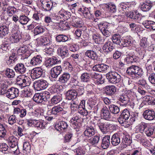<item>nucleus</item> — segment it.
Wrapping results in <instances>:
<instances>
[{
  "label": "nucleus",
  "mask_w": 155,
  "mask_h": 155,
  "mask_svg": "<svg viewBox=\"0 0 155 155\" xmlns=\"http://www.w3.org/2000/svg\"><path fill=\"white\" fill-rule=\"evenodd\" d=\"M95 126H98L100 130L103 134H107L113 127V125L105 122L103 119H100L97 117H95L93 120Z\"/></svg>",
  "instance_id": "f257e3e1"
},
{
  "label": "nucleus",
  "mask_w": 155,
  "mask_h": 155,
  "mask_svg": "<svg viewBox=\"0 0 155 155\" xmlns=\"http://www.w3.org/2000/svg\"><path fill=\"white\" fill-rule=\"evenodd\" d=\"M126 73L133 78H137L142 76L143 72L141 68L138 66L132 65L127 68Z\"/></svg>",
  "instance_id": "f03ea898"
},
{
  "label": "nucleus",
  "mask_w": 155,
  "mask_h": 155,
  "mask_svg": "<svg viewBox=\"0 0 155 155\" xmlns=\"http://www.w3.org/2000/svg\"><path fill=\"white\" fill-rule=\"evenodd\" d=\"M130 116V114L129 110L125 109L123 110L118 118V121L122 126L125 127H129L130 124L128 122V119Z\"/></svg>",
  "instance_id": "7ed1b4c3"
},
{
  "label": "nucleus",
  "mask_w": 155,
  "mask_h": 155,
  "mask_svg": "<svg viewBox=\"0 0 155 155\" xmlns=\"http://www.w3.org/2000/svg\"><path fill=\"white\" fill-rule=\"evenodd\" d=\"M8 143L10 147L12 149L11 151L15 154H17L19 153V150L18 149V139L13 136L9 137L7 139Z\"/></svg>",
  "instance_id": "20e7f679"
},
{
  "label": "nucleus",
  "mask_w": 155,
  "mask_h": 155,
  "mask_svg": "<svg viewBox=\"0 0 155 155\" xmlns=\"http://www.w3.org/2000/svg\"><path fill=\"white\" fill-rule=\"evenodd\" d=\"M106 77L108 81L113 84L119 82L121 80V76L117 72L111 71L106 74Z\"/></svg>",
  "instance_id": "39448f33"
},
{
  "label": "nucleus",
  "mask_w": 155,
  "mask_h": 155,
  "mask_svg": "<svg viewBox=\"0 0 155 155\" xmlns=\"http://www.w3.org/2000/svg\"><path fill=\"white\" fill-rule=\"evenodd\" d=\"M98 28L102 34L106 37H108L110 35L109 26V24L107 22L102 21L97 24Z\"/></svg>",
  "instance_id": "423d86ee"
},
{
  "label": "nucleus",
  "mask_w": 155,
  "mask_h": 155,
  "mask_svg": "<svg viewBox=\"0 0 155 155\" xmlns=\"http://www.w3.org/2000/svg\"><path fill=\"white\" fill-rule=\"evenodd\" d=\"M30 78L24 75L18 76L17 78V83L21 87H25L28 86L30 83L29 82Z\"/></svg>",
  "instance_id": "0eeeda50"
},
{
  "label": "nucleus",
  "mask_w": 155,
  "mask_h": 155,
  "mask_svg": "<svg viewBox=\"0 0 155 155\" xmlns=\"http://www.w3.org/2000/svg\"><path fill=\"white\" fill-rule=\"evenodd\" d=\"M19 91L18 89L12 87L8 89L5 93L6 96L10 99H14L18 96Z\"/></svg>",
  "instance_id": "6e6552de"
},
{
  "label": "nucleus",
  "mask_w": 155,
  "mask_h": 155,
  "mask_svg": "<svg viewBox=\"0 0 155 155\" xmlns=\"http://www.w3.org/2000/svg\"><path fill=\"white\" fill-rule=\"evenodd\" d=\"M48 83L45 80L41 79L35 81V86L38 90H41L46 89L48 86Z\"/></svg>",
  "instance_id": "1a4fd4ad"
},
{
  "label": "nucleus",
  "mask_w": 155,
  "mask_h": 155,
  "mask_svg": "<svg viewBox=\"0 0 155 155\" xmlns=\"http://www.w3.org/2000/svg\"><path fill=\"white\" fill-rule=\"evenodd\" d=\"M43 73L42 69L40 67L33 68L31 71V77L32 79H35L41 76Z\"/></svg>",
  "instance_id": "9d476101"
},
{
  "label": "nucleus",
  "mask_w": 155,
  "mask_h": 155,
  "mask_svg": "<svg viewBox=\"0 0 155 155\" xmlns=\"http://www.w3.org/2000/svg\"><path fill=\"white\" fill-rule=\"evenodd\" d=\"M122 136L121 134L117 133L112 135L111 138V143L113 146H115L119 145L120 142V138Z\"/></svg>",
  "instance_id": "9b49d317"
},
{
  "label": "nucleus",
  "mask_w": 155,
  "mask_h": 155,
  "mask_svg": "<svg viewBox=\"0 0 155 155\" xmlns=\"http://www.w3.org/2000/svg\"><path fill=\"white\" fill-rule=\"evenodd\" d=\"M62 71L61 66H57L52 68L51 70V75L54 78H57Z\"/></svg>",
  "instance_id": "f8f14e48"
},
{
  "label": "nucleus",
  "mask_w": 155,
  "mask_h": 155,
  "mask_svg": "<svg viewBox=\"0 0 155 155\" xmlns=\"http://www.w3.org/2000/svg\"><path fill=\"white\" fill-rule=\"evenodd\" d=\"M40 2L45 10L48 11L51 10L53 3L50 0H40Z\"/></svg>",
  "instance_id": "ddd939ff"
},
{
  "label": "nucleus",
  "mask_w": 155,
  "mask_h": 155,
  "mask_svg": "<svg viewBox=\"0 0 155 155\" xmlns=\"http://www.w3.org/2000/svg\"><path fill=\"white\" fill-rule=\"evenodd\" d=\"M68 125L66 122L64 121H59L55 125V128L58 131L62 132L67 129Z\"/></svg>",
  "instance_id": "4468645a"
},
{
  "label": "nucleus",
  "mask_w": 155,
  "mask_h": 155,
  "mask_svg": "<svg viewBox=\"0 0 155 155\" xmlns=\"http://www.w3.org/2000/svg\"><path fill=\"white\" fill-rule=\"evenodd\" d=\"M60 61V60H58L57 57L53 56L52 58L47 60L45 61V65L47 67L50 68Z\"/></svg>",
  "instance_id": "2eb2a0df"
},
{
  "label": "nucleus",
  "mask_w": 155,
  "mask_h": 155,
  "mask_svg": "<svg viewBox=\"0 0 155 155\" xmlns=\"http://www.w3.org/2000/svg\"><path fill=\"white\" fill-rule=\"evenodd\" d=\"M109 66L104 64H96L93 67V69L94 71L99 72H104L106 71Z\"/></svg>",
  "instance_id": "dca6fc26"
},
{
  "label": "nucleus",
  "mask_w": 155,
  "mask_h": 155,
  "mask_svg": "<svg viewBox=\"0 0 155 155\" xmlns=\"http://www.w3.org/2000/svg\"><path fill=\"white\" fill-rule=\"evenodd\" d=\"M144 118L146 120H151L154 119L155 117V113L153 111L147 110L143 114Z\"/></svg>",
  "instance_id": "f3484780"
},
{
  "label": "nucleus",
  "mask_w": 155,
  "mask_h": 155,
  "mask_svg": "<svg viewBox=\"0 0 155 155\" xmlns=\"http://www.w3.org/2000/svg\"><path fill=\"white\" fill-rule=\"evenodd\" d=\"M72 20L71 24L73 26L75 27H81L82 26L81 19L79 17L72 16L71 17Z\"/></svg>",
  "instance_id": "a211bd4d"
},
{
  "label": "nucleus",
  "mask_w": 155,
  "mask_h": 155,
  "mask_svg": "<svg viewBox=\"0 0 155 155\" xmlns=\"http://www.w3.org/2000/svg\"><path fill=\"white\" fill-rule=\"evenodd\" d=\"M67 112V111L64 110L62 107L59 106H56L53 107L51 109V113L52 114L56 115L58 114H65Z\"/></svg>",
  "instance_id": "6ab92c4d"
},
{
  "label": "nucleus",
  "mask_w": 155,
  "mask_h": 155,
  "mask_svg": "<svg viewBox=\"0 0 155 155\" xmlns=\"http://www.w3.org/2000/svg\"><path fill=\"white\" fill-rule=\"evenodd\" d=\"M115 48L113 46L112 42L110 41L106 42L103 47V49L105 52L107 53L112 51Z\"/></svg>",
  "instance_id": "aec40b11"
},
{
  "label": "nucleus",
  "mask_w": 155,
  "mask_h": 155,
  "mask_svg": "<svg viewBox=\"0 0 155 155\" xmlns=\"http://www.w3.org/2000/svg\"><path fill=\"white\" fill-rule=\"evenodd\" d=\"M57 51L58 55L62 58H67L69 57V54L68 51L64 47L59 48Z\"/></svg>",
  "instance_id": "412c9836"
},
{
  "label": "nucleus",
  "mask_w": 155,
  "mask_h": 155,
  "mask_svg": "<svg viewBox=\"0 0 155 155\" xmlns=\"http://www.w3.org/2000/svg\"><path fill=\"white\" fill-rule=\"evenodd\" d=\"M42 62V57L40 55L34 57L31 59L30 64L33 66L40 65Z\"/></svg>",
  "instance_id": "4be33fe9"
},
{
  "label": "nucleus",
  "mask_w": 155,
  "mask_h": 155,
  "mask_svg": "<svg viewBox=\"0 0 155 155\" xmlns=\"http://www.w3.org/2000/svg\"><path fill=\"white\" fill-rule=\"evenodd\" d=\"M79 110L78 112H79L83 116H86L87 115V111L85 110V101L83 100L81 101L78 105Z\"/></svg>",
  "instance_id": "5701e85b"
},
{
  "label": "nucleus",
  "mask_w": 155,
  "mask_h": 155,
  "mask_svg": "<svg viewBox=\"0 0 155 155\" xmlns=\"http://www.w3.org/2000/svg\"><path fill=\"white\" fill-rule=\"evenodd\" d=\"M110 136L108 135L105 136L103 137L101 143L102 147L104 149H106L110 144Z\"/></svg>",
  "instance_id": "b1692460"
},
{
  "label": "nucleus",
  "mask_w": 155,
  "mask_h": 155,
  "mask_svg": "<svg viewBox=\"0 0 155 155\" xmlns=\"http://www.w3.org/2000/svg\"><path fill=\"white\" fill-rule=\"evenodd\" d=\"M139 58L135 55H127L124 59V62L127 64L132 63L134 62H137L139 61Z\"/></svg>",
  "instance_id": "393cba45"
},
{
  "label": "nucleus",
  "mask_w": 155,
  "mask_h": 155,
  "mask_svg": "<svg viewBox=\"0 0 155 155\" xmlns=\"http://www.w3.org/2000/svg\"><path fill=\"white\" fill-rule=\"evenodd\" d=\"M14 69L17 72L21 74L24 73L26 71V68L24 65L21 63L17 64Z\"/></svg>",
  "instance_id": "a878e982"
},
{
  "label": "nucleus",
  "mask_w": 155,
  "mask_h": 155,
  "mask_svg": "<svg viewBox=\"0 0 155 155\" xmlns=\"http://www.w3.org/2000/svg\"><path fill=\"white\" fill-rule=\"evenodd\" d=\"M77 96V94L75 90H69L66 93V99L68 100L74 99Z\"/></svg>",
  "instance_id": "bb28decb"
},
{
  "label": "nucleus",
  "mask_w": 155,
  "mask_h": 155,
  "mask_svg": "<svg viewBox=\"0 0 155 155\" xmlns=\"http://www.w3.org/2000/svg\"><path fill=\"white\" fill-rule=\"evenodd\" d=\"M17 55L16 53H13L9 56L7 63L9 66H12L18 60Z\"/></svg>",
  "instance_id": "cd10ccee"
},
{
  "label": "nucleus",
  "mask_w": 155,
  "mask_h": 155,
  "mask_svg": "<svg viewBox=\"0 0 155 155\" xmlns=\"http://www.w3.org/2000/svg\"><path fill=\"white\" fill-rule=\"evenodd\" d=\"M119 98V100L121 102V105L126 106L130 101L128 96L125 94H123L121 95Z\"/></svg>",
  "instance_id": "c85d7f7f"
},
{
  "label": "nucleus",
  "mask_w": 155,
  "mask_h": 155,
  "mask_svg": "<svg viewBox=\"0 0 155 155\" xmlns=\"http://www.w3.org/2000/svg\"><path fill=\"white\" fill-rule=\"evenodd\" d=\"M95 131L92 127H88L86 129L84 133V136L86 137L89 138L94 135Z\"/></svg>",
  "instance_id": "c756f323"
},
{
  "label": "nucleus",
  "mask_w": 155,
  "mask_h": 155,
  "mask_svg": "<svg viewBox=\"0 0 155 155\" xmlns=\"http://www.w3.org/2000/svg\"><path fill=\"white\" fill-rule=\"evenodd\" d=\"M152 7V4L150 2H145L141 5L140 8L143 12H147L150 10Z\"/></svg>",
  "instance_id": "7c9ffc66"
},
{
  "label": "nucleus",
  "mask_w": 155,
  "mask_h": 155,
  "mask_svg": "<svg viewBox=\"0 0 155 155\" xmlns=\"http://www.w3.org/2000/svg\"><path fill=\"white\" fill-rule=\"evenodd\" d=\"M116 90V87L113 85L107 86L105 88V92L108 95H111L115 93Z\"/></svg>",
  "instance_id": "2f4dec72"
},
{
  "label": "nucleus",
  "mask_w": 155,
  "mask_h": 155,
  "mask_svg": "<svg viewBox=\"0 0 155 155\" xmlns=\"http://www.w3.org/2000/svg\"><path fill=\"white\" fill-rule=\"evenodd\" d=\"M103 117L105 120H108L111 117L110 113L106 107H104L101 110Z\"/></svg>",
  "instance_id": "473e14b6"
},
{
  "label": "nucleus",
  "mask_w": 155,
  "mask_h": 155,
  "mask_svg": "<svg viewBox=\"0 0 155 155\" xmlns=\"http://www.w3.org/2000/svg\"><path fill=\"white\" fill-rule=\"evenodd\" d=\"M100 136L98 134L91 137L88 140V142L92 145H96L99 142Z\"/></svg>",
  "instance_id": "72a5a7b5"
},
{
  "label": "nucleus",
  "mask_w": 155,
  "mask_h": 155,
  "mask_svg": "<svg viewBox=\"0 0 155 155\" xmlns=\"http://www.w3.org/2000/svg\"><path fill=\"white\" fill-rule=\"evenodd\" d=\"M70 77V74L67 73H64L59 78L58 81L61 83H65L69 80Z\"/></svg>",
  "instance_id": "f704fd0d"
},
{
  "label": "nucleus",
  "mask_w": 155,
  "mask_h": 155,
  "mask_svg": "<svg viewBox=\"0 0 155 155\" xmlns=\"http://www.w3.org/2000/svg\"><path fill=\"white\" fill-rule=\"evenodd\" d=\"M85 54L86 56L93 60H96L98 58V56L96 52L91 50L87 51Z\"/></svg>",
  "instance_id": "c9c22d12"
},
{
  "label": "nucleus",
  "mask_w": 155,
  "mask_h": 155,
  "mask_svg": "<svg viewBox=\"0 0 155 155\" xmlns=\"http://www.w3.org/2000/svg\"><path fill=\"white\" fill-rule=\"evenodd\" d=\"M21 38V35L16 33L12 34L9 38L10 41L12 43H17L18 42Z\"/></svg>",
  "instance_id": "e433bc0d"
},
{
  "label": "nucleus",
  "mask_w": 155,
  "mask_h": 155,
  "mask_svg": "<svg viewBox=\"0 0 155 155\" xmlns=\"http://www.w3.org/2000/svg\"><path fill=\"white\" fill-rule=\"evenodd\" d=\"M8 33V28L5 25L0 26V38H3Z\"/></svg>",
  "instance_id": "4c0bfd02"
},
{
  "label": "nucleus",
  "mask_w": 155,
  "mask_h": 155,
  "mask_svg": "<svg viewBox=\"0 0 155 155\" xmlns=\"http://www.w3.org/2000/svg\"><path fill=\"white\" fill-rule=\"evenodd\" d=\"M38 42L40 45H47L50 43L49 40L47 38L41 36L37 39Z\"/></svg>",
  "instance_id": "58836bf2"
},
{
  "label": "nucleus",
  "mask_w": 155,
  "mask_h": 155,
  "mask_svg": "<svg viewBox=\"0 0 155 155\" xmlns=\"http://www.w3.org/2000/svg\"><path fill=\"white\" fill-rule=\"evenodd\" d=\"M56 40L57 42H65L69 40L68 37L64 35H59L57 36L56 38Z\"/></svg>",
  "instance_id": "ea45409f"
},
{
  "label": "nucleus",
  "mask_w": 155,
  "mask_h": 155,
  "mask_svg": "<svg viewBox=\"0 0 155 155\" xmlns=\"http://www.w3.org/2000/svg\"><path fill=\"white\" fill-rule=\"evenodd\" d=\"M92 37L93 40L97 44H101L104 41V40L99 34H94L93 35Z\"/></svg>",
  "instance_id": "a19ab883"
},
{
  "label": "nucleus",
  "mask_w": 155,
  "mask_h": 155,
  "mask_svg": "<svg viewBox=\"0 0 155 155\" xmlns=\"http://www.w3.org/2000/svg\"><path fill=\"white\" fill-rule=\"evenodd\" d=\"M81 81L84 82H88L90 81V74L87 72L83 73L80 77Z\"/></svg>",
  "instance_id": "79ce46f5"
},
{
  "label": "nucleus",
  "mask_w": 155,
  "mask_h": 155,
  "mask_svg": "<svg viewBox=\"0 0 155 155\" xmlns=\"http://www.w3.org/2000/svg\"><path fill=\"white\" fill-rule=\"evenodd\" d=\"M133 43V41L131 39L126 38L121 40L120 45H123L124 47H128L132 45Z\"/></svg>",
  "instance_id": "37998d69"
},
{
  "label": "nucleus",
  "mask_w": 155,
  "mask_h": 155,
  "mask_svg": "<svg viewBox=\"0 0 155 155\" xmlns=\"http://www.w3.org/2000/svg\"><path fill=\"white\" fill-rule=\"evenodd\" d=\"M62 99V97L60 95H54L51 98V103H50L49 104L52 105L57 104L59 103Z\"/></svg>",
  "instance_id": "c03bdc74"
},
{
  "label": "nucleus",
  "mask_w": 155,
  "mask_h": 155,
  "mask_svg": "<svg viewBox=\"0 0 155 155\" xmlns=\"http://www.w3.org/2000/svg\"><path fill=\"white\" fill-rule=\"evenodd\" d=\"M121 36L119 34H115L113 35L112 39L113 42L115 44L120 45L121 41Z\"/></svg>",
  "instance_id": "a18cd8bd"
},
{
  "label": "nucleus",
  "mask_w": 155,
  "mask_h": 155,
  "mask_svg": "<svg viewBox=\"0 0 155 155\" xmlns=\"http://www.w3.org/2000/svg\"><path fill=\"white\" fill-rule=\"evenodd\" d=\"M80 115H81L79 112H78V114H75L71 120L72 122H74L72 124H74L75 126L78 125L77 122L79 123L80 121V119L81 118Z\"/></svg>",
  "instance_id": "49530a36"
},
{
  "label": "nucleus",
  "mask_w": 155,
  "mask_h": 155,
  "mask_svg": "<svg viewBox=\"0 0 155 155\" xmlns=\"http://www.w3.org/2000/svg\"><path fill=\"white\" fill-rule=\"evenodd\" d=\"M110 111L112 114H117L120 111L119 108L115 105L111 104L108 106Z\"/></svg>",
  "instance_id": "de8ad7c7"
},
{
  "label": "nucleus",
  "mask_w": 155,
  "mask_h": 155,
  "mask_svg": "<svg viewBox=\"0 0 155 155\" xmlns=\"http://www.w3.org/2000/svg\"><path fill=\"white\" fill-rule=\"evenodd\" d=\"M121 138L122 139V143L124 146L129 145L132 142L128 136L124 135L123 137L121 136Z\"/></svg>",
  "instance_id": "09e8293b"
},
{
  "label": "nucleus",
  "mask_w": 155,
  "mask_h": 155,
  "mask_svg": "<svg viewBox=\"0 0 155 155\" xmlns=\"http://www.w3.org/2000/svg\"><path fill=\"white\" fill-rule=\"evenodd\" d=\"M45 30L43 26L38 25L36 26L34 30V34L35 35H37L39 34L42 33Z\"/></svg>",
  "instance_id": "8fccbe9b"
},
{
  "label": "nucleus",
  "mask_w": 155,
  "mask_h": 155,
  "mask_svg": "<svg viewBox=\"0 0 155 155\" xmlns=\"http://www.w3.org/2000/svg\"><path fill=\"white\" fill-rule=\"evenodd\" d=\"M33 99L35 102L38 103H42L43 101L41 93L35 94L33 96Z\"/></svg>",
  "instance_id": "3c124183"
},
{
  "label": "nucleus",
  "mask_w": 155,
  "mask_h": 155,
  "mask_svg": "<svg viewBox=\"0 0 155 155\" xmlns=\"http://www.w3.org/2000/svg\"><path fill=\"white\" fill-rule=\"evenodd\" d=\"M29 20L28 17L25 15H20L19 17V22L22 25L26 24Z\"/></svg>",
  "instance_id": "603ef678"
},
{
  "label": "nucleus",
  "mask_w": 155,
  "mask_h": 155,
  "mask_svg": "<svg viewBox=\"0 0 155 155\" xmlns=\"http://www.w3.org/2000/svg\"><path fill=\"white\" fill-rule=\"evenodd\" d=\"M5 75L8 78H13L15 75V72L12 69L7 68L5 71Z\"/></svg>",
  "instance_id": "864d4df0"
},
{
  "label": "nucleus",
  "mask_w": 155,
  "mask_h": 155,
  "mask_svg": "<svg viewBox=\"0 0 155 155\" xmlns=\"http://www.w3.org/2000/svg\"><path fill=\"white\" fill-rule=\"evenodd\" d=\"M75 90L77 92V96L78 95L79 96L83 95L84 93V89L83 86H79V85H76Z\"/></svg>",
  "instance_id": "5fc2aeb1"
},
{
  "label": "nucleus",
  "mask_w": 155,
  "mask_h": 155,
  "mask_svg": "<svg viewBox=\"0 0 155 155\" xmlns=\"http://www.w3.org/2000/svg\"><path fill=\"white\" fill-rule=\"evenodd\" d=\"M154 131V128L153 127H147L144 132L147 136L150 137L153 134Z\"/></svg>",
  "instance_id": "6e6d98bb"
},
{
  "label": "nucleus",
  "mask_w": 155,
  "mask_h": 155,
  "mask_svg": "<svg viewBox=\"0 0 155 155\" xmlns=\"http://www.w3.org/2000/svg\"><path fill=\"white\" fill-rule=\"evenodd\" d=\"M41 95L44 101H47L50 97L51 94L49 92L45 91L41 93Z\"/></svg>",
  "instance_id": "4d7b16f0"
},
{
  "label": "nucleus",
  "mask_w": 155,
  "mask_h": 155,
  "mask_svg": "<svg viewBox=\"0 0 155 155\" xmlns=\"http://www.w3.org/2000/svg\"><path fill=\"white\" fill-rule=\"evenodd\" d=\"M6 130L4 126L0 123V137H4L6 134Z\"/></svg>",
  "instance_id": "13d9d810"
},
{
  "label": "nucleus",
  "mask_w": 155,
  "mask_h": 155,
  "mask_svg": "<svg viewBox=\"0 0 155 155\" xmlns=\"http://www.w3.org/2000/svg\"><path fill=\"white\" fill-rule=\"evenodd\" d=\"M73 134L71 132H68L65 135L64 138V142L66 143L69 142L72 137Z\"/></svg>",
  "instance_id": "bf43d9fd"
},
{
  "label": "nucleus",
  "mask_w": 155,
  "mask_h": 155,
  "mask_svg": "<svg viewBox=\"0 0 155 155\" xmlns=\"http://www.w3.org/2000/svg\"><path fill=\"white\" fill-rule=\"evenodd\" d=\"M70 107L72 110H76L79 109L78 103L77 101H72L70 103Z\"/></svg>",
  "instance_id": "052dcab7"
},
{
  "label": "nucleus",
  "mask_w": 155,
  "mask_h": 155,
  "mask_svg": "<svg viewBox=\"0 0 155 155\" xmlns=\"http://www.w3.org/2000/svg\"><path fill=\"white\" fill-rule=\"evenodd\" d=\"M33 124L34 126L40 128H44L45 125L46 124L45 123L43 122L42 121H35V123Z\"/></svg>",
  "instance_id": "680f3d73"
},
{
  "label": "nucleus",
  "mask_w": 155,
  "mask_h": 155,
  "mask_svg": "<svg viewBox=\"0 0 155 155\" xmlns=\"http://www.w3.org/2000/svg\"><path fill=\"white\" fill-rule=\"evenodd\" d=\"M24 96L25 97H31L33 93V91L28 87L24 90Z\"/></svg>",
  "instance_id": "e2e57ef3"
},
{
  "label": "nucleus",
  "mask_w": 155,
  "mask_h": 155,
  "mask_svg": "<svg viewBox=\"0 0 155 155\" xmlns=\"http://www.w3.org/2000/svg\"><path fill=\"white\" fill-rule=\"evenodd\" d=\"M16 117L15 115L14 114L11 115L9 117L8 121L9 124L12 125L16 122Z\"/></svg>",
  "instance_id": "0e129e2a"
},
{
  "label": "nucleus",
  "mask_w": 155,
  "mask_h": 155,
  "mask_svg": "<svg viewBox=\"0 0 155 155\" xmlns=\"http://www.w3.org/2000/svg\"><path fill=\"white\" fill-rule=\"evenodd\" d=\"M83 14L85 18L88 19L91 18L93 16V14L91 13L90 11L88 8L86 9Z\"/></svg>",
  "instance_id": "69168bd1"
},
{
  "label": "nucleus",
  "mask_w": 155,
  "mask_h": 155,
  "mask_svg": "<svg viewBox=\"0 0 155 155\" xmlns=\"http://www.w3.org/2000/svg\"><path fill=\"white\" fill-rule=\"evenodd\" d=\"M16 8L13 7H9L7 8V12L9 16H11L16 12Z\"/></svg>",
  "instance_id": "338daca9"
},
{
  "label": "nucleus",
  "mask_w": 155,
  "mask_h": 155,
  "mask_svg": "<svg viewBox=\"0 0 155 155\" xmlns=\"http://www.w3.org/2000/svg\"><path fill=\"white\" fill-rule=\"evenodd\" d=\"M0 86L2 90L6 91L9 87V84L7 82L2 81L0 84Z\"/></svg>",
  "instance_id": "774afa93"
}]
</instances>
